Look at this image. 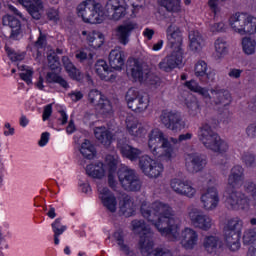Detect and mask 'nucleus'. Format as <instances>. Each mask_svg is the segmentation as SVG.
Masks as SVG:
<instances>
[{
    "label": "nucleus",
    "mask_w": 256,
    "mask_h": 256,
    "mask_svg": "<svg viewBox=\"0 0 256 256\" xmlns=\"http://www.w3.org/2000/svg\"><path fill=\"white\" fill-rule=\"evenodd\" d=\"M208 69L209 66L207 65V62L200 60L195 64L194 75L198 77L201 82H203V77H206V83H209L215 79V74L213 71L207 72Z\"/></svg>",
    "instance_id": "nucleus-29"
},
{
    "label": "nucleus",
    "mask_w": 256,
    "mask_h": 256,
    "mask_svg": "<svg viewBox=\"0 0 256 256\" xmlns=\"http://www.w3.org/2000/svg\"><path fill=\"white\" fill-rule=\"evenodd\" d=\"M106 12L113 21H120L127 15V3L125 0H108Z\"/></svg>",
    "instance_id": "nucleus-22"
},
{
    "label": "nucleus",
    "mask_w": 256,
    "mask_h": 256,
    "mask_svg": "<svg viewBox=\"0 0 256 256\" xmlns=\"http://www.w3.org/2000/svg\"><path fill=\"white\" fill-rule=\"evenodd\" d=\"M187 219L192 227L200 229L201 231H210L215 225L213 218L203 213V210L199 209L195 204H191L187 207Z\"/></svg>",
    "instance_id": "nucleus-11"
},
{
    "label": "nucleus",
    "mask_w": 256,
    "mask_h": 256,
    "mask_svg": "<svg viewBox=\"0 0 256 256\" xmlns=\"http://www.w3.org/2000/svg\"><path fill=\"white\" fill-rule=\"evenodd\" d=\"M242 241L244 245H253L256 241V228L246 229Z\"/></svg>",
    "instance_id": "nucleus-47"
},
{
    "label": "nucleus",
    "mask_w": 256,
    "mask_h": 256,
    "mask_svg": "<svg viewBox=\"0 0 256 256\" xmlns=\"http://www.w3.org/2000/svg\"><path fill=\"white\" fill-rule=\"evenodd\" d=\"M184 86H186L189 91H192L193 93H197V91L201 87V85H199V83L195 80L186 81L184 83Z\"/></svg>",
    "instance_id": "nucleus-58"
},
{
    "label": "nucleus",
    "mask_w": 256,
    "mask_h": 256,
    "mask_svg": "<svg viewBox=\"0 0 256 256\" xmlns=\"http://www.w3.org/2000/svg\"><path fill=\"white\" fill-rule=\"evenodd\" d=\"M242 161L246 167H253L255 163V155L250 152H244L242 155Z\"/></svg>",
    "instance_id": "nucleus-55"
},
{
    "label": "nucleus",
    "mask_w": 256,
    "mask_h": 256,
    "mask_svg": "<svg viewBox=\"0 0 256 256\" xmlns=\"http://www.w3.org/2000/svg\"><path fill=\"white\" fill-rule=\"evenodd\" d=\"M209 30L211 31V33H221L225 30V23L218 22L211 24Z\"/></svg>",
    "instance_id": "nucleus-56"
},
{
    "label": "nucleus",
    "mask_w": 256,
    "mask_h": 256,
    "mask_svg": "<svg viewBox=\"0 0 256 256\" xmlns=\"http://www.w3.org/2000/svg\"><path fill=\"white\" fill-rule=\"evenodd\" d=\"M190 139H193V133L181 134L178 139L169 138L159 128H155L148 134V150L157 159L171 163L177 159L175 145L182 143V141H190Z\"/></svg>",
    "instance_id": "nucleus-2"
},
{
    "label": "nucleus",
    "mask_w": 256,
    "mask_h": 256,
    "mask_svg": "<svg viewBox=\"0 0 256 256\" xmlns=\"http://www.w3.org/2000/svg\"><path fill=\"white\" fill-rule=\"evenodd\" d=\"M125 125L127 133L134 137V139H143L147 135V129L141 126L139 120L133 115L126 117Z\"/></svg>",
    "instance_id": "nucleus-23"
},
{
    "label": "nucleus",
    "mask_w": 256,
    "mask_h": 256,
    "mask_svg": "<svg viewBox=\"0 0 256 256\" xmlns=\"http://www.w3.org/2000/svg\"><path fill=\"white\" fill-rule=\"evenodd\" d=\"M245 181V170L243 166H234L228 176V187L232 189H240Z\"/></svg>",
    "instance_id": "nucleus-24"
},
{
    "label": "nucleus",
    "mask_w": 256,
    "mask_h": 256,
    "mask_svg": "<svg viewBox=\"0 0 256 256\" xmlns=\"http://www.w3.org/2000/svg\"><path fill=\"white\" fill-rule=\"evenodd\" d=\"M98 197L102 203V205L110 211V213H115L117 211V198L115 194L109 190L107 186L104 184H98Z\"/></svg>",
    "instance_id": "nucleus-21"
},
{
    "label": "nucleus",
    "mask_w": 256,
    "mask_h": 256,
    "mask_svg": "<svg viewBox=\"0 0 256 256\" xmlns=\"http://www.w3.org/2000/svg\"><path fill=\"white\" fill-rule=\"evenodd\" d=\"M46 81H47V83H57V85L62 87V89H65V91H67L71 87L69 85V82H67V80L65 78H63V76H61L57 73H53V72L47 73Z\"/></svg>",
    "instance_id": "nucleus-38"
},
{
    "label": "nucleus",
    "mask_w": 256,
    "mask_h": 256,
    "mask_svg": "<svg viewBox=\"0 0 256 256\" xmlns=\"http://www.w3.org/2000/svg\"><path fill=\"white\" fill-rule=\"evenodd\" d=\"M139 168L145 177L148 179H159L165 171V166L163 163L159 162L157 159H153L149 155H143L139 158Z\"/></svg>",
    "instance_id": "nucleus-14"
},
{
    "label": "nucleus",
    "mask_w": 256,
    "mask_h": 256,
    "mask_svg": "<svg viewBox=\"0 0 256 256\" xmlns=\"http://www.w3.org/2000/svg\"><path fill=\"white\" fill-rule=\"evenodd\" d=\"M76 59L80 62L87 61V59H93V53L89 49L78 50L75 55Z\"/></svg>",
    "instance_id": "nucleus-53"
},
{
    "label": "nucleus",
    "mask_w": 256,
    "mask_h": 256,
    "mask_svg": "<svg viewBox=\"0 0 256 256\" xmlns=\"http://www.w3.org/2000/svg\"><path fill=\"white\" fill-rule=\"evenodd\" d=\"M88 102L90 105L99 107L102 115H113L115 111V105H113V102L103 96L99 90H91L88 93Z\"/></svg>",
    "instance_id": "nucleus-15"
},
{
    "label": "nucleus",
    "mask_w": 256,
    "mask_h": 256,
    "mask_svg": "<svg viewBox=\"0 0 256 256\" xmlns=\"http://www.w3.org/2000/svg\"><path fill=\"white\" fill-rule=\"evenodd\" d=\"M132 231L140 235L139 249L142 255L151 256L153 253V231L151 227L145 224L143 220H134L131 222Z\"/></svg>",
    "instance_id": "nucleus-9"
},
{
    "label": "nucleus",
    "mask_w": 256,
    "mask_h": 256,
    "mask_svg": "<svg viewBox=\"0 0 256 256\" xmlns=\"http://www.w3.org/2000/svg\"><path fill=\"white\" fill-rule=\"evenodd\" d=\"M211 95L213 96L212 101H214L215 105H222L223 107H227V105H231L233 98L231 97V93L227 90L214 88L210 90Z\"/></svg>",
    "instance_id": "nucleus-27"
},
{
    "label": "nucleus",
    "mask_w": 256,
    "mask_h": 256,
    "mask_svg": "<svg viewBox=\"0 0 256 256\" xmlns=\"http://www.w3.org/2000/svg\"><path fill=\"white\" fill-rule=\"evenodd\" d=\"M94 135L97 141H99L101 145H104V147H109V145L113 143V133L105 126L96 127L94 129Z\"/></svg>",
    "instance_id": "nucleus-31"
},
{
    "label": "nucleus",
    "mask_w": 256,
    "mask_h": 256,
    "mask_svg": "<svg viewBox=\"0 0 256 256\" xmlns=\"http://www.w3.org/2000/svg\"><path fill=\"white\" fill-rule=\"evenodd\" d=\"M197 137L206 149H209L214 153L223 154L229 151V144H227L225 140L221 139L219 134L211 129V125H209V123H203L199 127Z\"/></svg>",
    "instance_id": "nucleus-5"
},
{
    "label": "nucleus",
    "mask_w": 256,
    "mask_h": 256,
    "mask_svg": "<svg viewBox=\"0 0 256 256\" xmlns=\"http://www.w3.org/2000/svg\"><path fill=\"white\" fill-rule=\"evenodd\" d=\"M118 149L122 155V157H125L126 159H129V161H137L139 159V156L143 153L138 148H135L129 144L123 143V141H118Z\"/></svg>",
    "instance_id": "nucleus-28"
},
{
    "label": "nucleus",
    "mask_w": 256,
    "mask_h": 256,
    "mask_svg": "<svg viewBox=\"0 0 256 256\" xmlns=\"http://www.w3.org/2000/svg\"><path fill=\"white\" fill-rule=\"evenodd\" d=\"M22 7L27 9L33 19H41V11H43V1L41 0H17Z\"/></svg>",
    "instance_id": "nucleus-26"
},
{
    "label": "nucleus",
    "mask_w": 256,
    "mask_h": 256,
    "mask_svg": "<svg viewBox=\"0 0 256 256\" xmlns=\"http://www.w3.org/2000/svg\"><path fill=\"white\" fill-rule=\"evenodd\" d=\"M35 72L33 71V68L29 66H23L22 67V73H20V78L22 81H25L27 85L33 84V74Z\"/></svg>",
    "instance_id": "nucleus-48"
},
{
    "label": "nucleus",
    "mask_w": 256,
    "mask_h": 256,
    "mask_svg": "<svg viewBox=\"0 0 256 256\" xmlns=\"http://www.w3.org/2000/svg\"><path fill=\"white\" fill-rule=\"evenodd\" d=\"M47 61H48V67L52 71H57V69L61 68V60L59 59V56H57V52L50 50L47 53Z\"/></svg>",
    "instance_id": "nucleus-45"
},
{
    "label": "nucleus",
    "mask_w": 256,
    "mask_h": 256,
    "mask_svg": "<svg viewBox=\"0 0 256 256\" xmlns=\"http://www.w3.org/2000/svg\"><path fill=\"white\" fill-rule=\"evenodd\" d=\"M244 191L245 193L251 194L252 198L254 199V205H256V184L251 181L245 182Z\"/></svg>",
    "instance_id": "nucleus-54"
},
{
    "label": "nucleus",
    "mask_w": 256,
    "mask_h": 256,
    "mask_svg": "<svg viewBox=\"0 0 256 256\" xmlns=\"http://www.w3.org/2000/svg\"><path fill=\"white\" fill-rule=\"evenodd\" d=\"M3 25L6 27H10L11 29V38L12 39H17L19 35H21V22L17 20V18L11 16V15H6L2 19Z\"/></svg>",
    "instance_id": "nucleus-32"
},
{
    "label": "nucleus",
    "mask_w": 256,
    "mask_h": 256,
    "mask_svg": "<svg viewBox=\"0 0 256 256\" xmlns=\"http://www.w3.org/2000/svg\"><path fill=\"white\" fill-rule=\"evenodd\" d=\"M139 29V24L134 20H127L115 28V37L120 45H129L131 35Z\"/></svg>",
    "instance_id": "nucleus-17"
},
{
    "label": "nucleus",
    "mask_w": 256,
    "mask_h": 256,
    "mask_svg": "<svg viewBox=\"0 0 256 256\" xmlns=\"http://www.w3.org/2000/svg\"><path fill=\"white\" fill-rule=\"evenodd\" d=\"M196 93H198V95H201L205 103L213 105V95L211 96V94L209 93V88L200 86Z\"/></svg>",
    "instance_id": "nucleus-51"
},
{
    "label": "nucleus",
    "mask_w": 256,
    "mask_h": 256,
    "mask_svg": "<svg viewBox=\"0 0 256 256\" xmlns=\"http://www.w3.org/2000/svg\"><path fill=\"white\" fill-rule=\"evenodd\" d=\"M119 163V157L114 155H107L105 164L102 162H96L95 164H89L86 166V173L93 179H103L108 172V185L115 189L117 187V165Z\"/></svg>",
    "instance_id": "nucleus-4"
},
{
    "label": "nucleus",
    "mask_w": 256,
    "mask_h": 256,
    "mask_svg": "<svg viewBox=\"0 0 256 256\" xmlns=\"http://www.w3.org/2000/svg\"><path fill=\"white\" fill-rule=\"evenodd\" d=\"M166 39L172 52L159 62L158 67L165 73H171L173 69H180L185 65L183 62V31L179 26L172 23L166 28Z\"/></svg>",
    "instance_id": "nucleus-3"
},
{
    "label": "nucleus",
    "mask_w": 256,
    "mask_h": 256,
    "mask_svg": "<svg viewBox=\"0 0 256 256\" xmlns=\"http://www.w3.org/2000/svg\"><path fill=\"white\" fill-rule=\"evenodd\" d=\"M83 39L93 49H99L105 43V35L95 30H84L81 33Z\"/></svg>",
    "instance_id": "nucleus-25"
},
{
    "label": "nucleus",
    "mask_w": 256,
    "mask_h": 256,
    "mask_svg": "<svg viewBox=\"0 0 256 256\" xmlns=\"http://www.w3.org/2000/svg\"><path fill=\"white\" fill-rule=\"evenodd\" d=\"M94 70L96 75L102 79V81H109V73H111V68L105 60H98L95 63Z\"/></svg>",
    "instance_id": "nucleus-36"
},
{
    "label": "nucleus",
    "mask_w": 256,
    "mask_h": 256,
    "mask_svg": "<svg viewBox=\"0 0 256 256\" xmlns=\"http://www.w3.org/2000/svg\"><path fill=\"white\" fill-rule=\"evenodd\" d=\"M160 121L170 131H182L186 125L184 119L179 114L169 110L162 111Z\"/></svg>",
    "instance_id": "nucleus-19"
},
{
    "label": "nucleus",
    "mask_w": 256,
    "mask_h": 256,
    "mask_svg": "<svg viewBox=\"0 0 256 256\" xmlns=\"http://www.w3.org/2000/svg\"><path fill=\"white\" fill-rule=\"evenodd\" d=\"M226 205L229 209H242V211L249 210V199L245 197V194L235 191V188L227 187Z\"/></svg>",
    "instance_id": "nucleus-16"
},
{
    "label": "nucleus",
    "mask_w": 256,
    "mask_h": 256,
    "mask_svg": "<svg viewBox=\"0 0 256 256\" xmlns=\"http://www.w3.org/2000/svg\"><path fill=\"white\" fill-rule=\"evenodd\" d=\"M185 167L189 173H199L207 167V157L199 153H188L185 155Z\"/></svg>",
    "instance_id": "nucleus-20"
},
{
    "label": "nucleus",
    "mask_w": 256,
    "mask_h": 256,
    "mask_svg": "<svg viewBox=\"0 0 256 256\" xmlns=\"http://www.w3.org/2000/svg\"><path fill=\"white\" fill-rule=\"evenodd\" d=\"M80 153L85 157V159H93L95 155H97L95 146H93L89 140H84V142L81 144Z\"/></svg>",
    "instance_id": "nucleus-43"
},
{
    "label": "nucleus",
    "mask_w": 256,
    "mask_h": 256,
    "mask_svg": "<svg viewBox=\"0 0 256 256\" xmlns=\"http://www.w3.org/2000/svg\"><path fill=\"white\" fill-rule=\"evenodd\" d=\"M245 223L240 217H232L228 219L224 225V241L226 247L230 251H239L241 249V233H243V227Z\"/></svg>",
    "instance_id": "nucleus-7"
},
{
    "label": "nucleus",
    "mask_w": 256,
    "mask_h": 256,
    "mask_svg": "<svg viewBox=\"0 0 256 256\" xmlns=\"http://www.w3.org/2000/svg\"><path fill=\"white\" fill-rule=\"evenodd\" d=\"M120 212L124 217H133L135 215V204L129 196H125L120 203Z\"/></svg>",
    "instance_id": "nucleus-37"
},
{
    "label": "nucleus",
    "mask_w": 256,
    "mask_h": 256,
    "mask_svg": "<svg viewBox=\"0 0 256 256\" xmlns=\"http://www.w3.org/2000/svg\"><path fill=\"white\" fill-rule=\"evenodd\" d=\"M62 63L70 79H73L74 81H81V79H83V74L75 67V65H73V62L69 60V57L63 56Z\"/></svg>",
    "instance_id": "nucleus-34"
},
{
    "label": "nucleus",
    "mask_w": 256,
    "mask_h": 256,
    "mask_svg": "<svg viewBox=\"0 0 256 256\" xmlns=\"http://www.w3.org/2000/svg\"><path fill=\"white\" fill-rule=\"evenodd\" d=\"M217 185L219 182L217 178L209 176L207 180V190L200 197V202L202 203V208L204 211H215L219 207V191L217 190Z\"/></svg>",
    "instance_id": "nucleus-12"
},
{
    "label": "nucleus",
    "mask_w": 256,
    "mask_h": 256,
    "mask_svg": "<svg viewBox=\"0 0 256 256\" xmlns=\"http://www.w3.org/2000/svg\"><path fill=\"white\" fill-rule=\"evenodd\" d=\"M77 16L84 23L99 25L105 21L103 5L95 0H84L76 7Z\"/></svg>",
    "instance_id": "nucleus-6"
},
{
    "label": "nucleus",
    "mask_w": 256,
    "mask_h": 256,
    "mask_svg": "<svg viewBox=\"0 0 256 256\" xmlns=\"http://www.w3.org/2000/svg\"><path fill=\"white\" fill-rule=\"evenodd\" d=\"M109 64L112 69H123V66L125 65V51L121 48L111 50L109 54Z\"/></svg>",
    "instance_id": "nucleus-30"
},
{
    "label": "nucleus",
    "mask_w": 256,
    "mask_h": 256,
    "mask_svg": "<svg viewBox=\"0 0 256 256\" xmlns=\"http://www.w3.org/2000/svg\"><path fill=\"white\" fill-rule=\"evenodd\" d=\"M68 97H70L71 101H73L74 103H77V101H81V99H83V92L72 91L68 94Z\"/></svg>",
    "instance_id": "nucleus-63"
},
{
    "label": "nucleus",
    "mask_w": 256,
    "mask_h": 256,
    "mask_svg": "<svg viewBox=\"0 0 256 256\" xmlns=\"http://www.w3.org/2000/svg\"><path fill=\"white\" fill-rule=\"evenodd\" d=\"M5 51L9 59H11V61H23V59H25V54L17 53L13 49H11L9 46H5Z\"/></svg>",
    "instance_id": "nucleus-52"
},
{
    "label": "nucleus",
    "mask_w": 256,
    "mask_h": 256,
    "mask_svg": "<svg viewBox=\"0 0 256 256\" xmlns=\"http://www.w3.org/2000/svg\"><path fill=\"white\" fill-rule=\"evenodd\" d=\"M52 231L55 235H63L67 231V226L63 225L61 218H57L52 224Z\"/></svg>",
    "instance_id": "nucleus-50"
},
{
    "label": "nucleus",
    "mask_w": 256,
    "mask_h": 256,
    "mask_svg": "<svg viewBox=\"0 0 256 256\" xmlns=\"http://www.w3.org/2000/svg\"><path fill=\"white\" fill-rule=\"evenodd\" d=\"M160 5L165 7L169 13L179 14L183 11L181 8V0H160Z\"/></svg>",
    "instance_id": "nucleus-41"
},
{
    "label": "nucleus",
    "mask_w": 256,
    "mask_h": 256,
    "mask_svg": "<svg viewBox=\"0 0 256 256\" xmlns=\"http://www.w3.org/2000/svg\"><path fill=\"white\" fill-rule=\"evenodd\" d=\"M152 253L154 256H173V253L167 248H156Z\"/></svg>",
    "instance_id": "nucleus-62"
},
{
    "label": "nucleus",
    "mask_w": 256,
    "mask_h": 256,
    "mask_svg": "<svg viewBox=\"0 0 256 256\" xmlns=\"http://www.w3.org/2000/svg\"><path fill=\"white\" fill-rule=\"evenodd\" d=\"M46 45H47V37L45 36V34L41 33L40 31V36L35 42V47H37V49H43V47H45Z\"/></svg>",
    "instance_id": "nucleus-60"
},
{
    "label": "nucleus",
    "mask_w": 256,
    "mask_h": 256,
    "mask_svg": "<svg viewBox=\"0 0 256 256\" xmlns=\"http://www.w3.org/2000/svg\"><path fill=\"white\" fill-rule=\"evenodd\" d=\"M170 187L177 195L193 199L197 195V188L193 186V183L189 180L181 178H174L170 181Z\"/></svg>",
    "instance_id": "nucleus-18"
},
{
    "label": "nucleus",
    "mask_w": 256,
    "mask_h": 256,
    "mask_svg": "<svg viewBox=\"0 0 256 256\" xmlns=\"http://www.w3.org/2000/svg\"><path fill=\"white\" fill-rule=\"evenodd\" d=\"M128 75L135 83H149V85H157L159 77L153 74L149 67L139 62V60H133L128 67Z\"/></svg>",
    "instance_id": "nucleus-10"
},
{
    "label": "nucleus",
    "mask_w": 256,
    "mask_h": 256,
    "mask_svg": "<svg viewBox=\"0 0 256 256\" xmlns=\"http://www.w3.org/2000/svg\"><path fill=\"white\" fill-rule=\"evenodd\" d=\"M189 39V48L191 51H201L205 45V40L199 31L192 30L188 35Z\"/></svg>",
    "instance_id": "nucleus-33"
},
{
    "label": "nucleus",
    "mask_w": 256,
    "mask_h": 256,
    "mask_svg": "<svg viewBox=\"0 0 256 256\" xmlns=\"http://www.w3.org/2000/svg\"><path fill=\"white\" fill-rule=\"evenodd\" d=\"M141 92L137 88H130L125 95V100L127 102V105L129 109L133 107V104L138 100L141 96Z\"/></svg>",
    "instance_id": "nucleus-46"
},
{
    "label": "nucleus",
    "mask_w": 256,
    "mask_h": 256,
    "mask_svg": "<svg viewBox=\"0 0 256 256\" xmlns=\"http://www.w3.org/2000/svg\"><path fill=\"white\" fill-rule=\"evenodd\" d=\"M185 105L187 107L188 114L190 117H197L201 113V107L199 106V101L195 97H188L185 100Z\"/></svg>",
    "instance_id": "nucleus-42"
},
{
    "label": "nucleus",
    "mask_w": 256,
    "mask_h": 256,
    "mask_svg": "<svg viewBox=\"0 0 256 256\" xmlns=\"http://www.w3.org/2000/svg\"><path fill=\"white\" fill-rule=\"evenodd\" d=\"M228 24L231 31L238 35H255L256 33V17L251 14L236 12L229 17Z\"/></svg>",
    "instance_id": "nucleus-8"
},
{
    "label": "nucleus",
    "mask_w": 256,
    "mask_h": 256,
    "mask_svg": "<svg viewBox=\"0 0 256 256\" xmlns=\"http://www.w3.org/2000/svg\"><path fill=\"white\" fill-rule=\"evenodd\" d=\"M47 17L50 21H53L54 23H57L59 21V10L50 8L47 11Z\"/></svg>",
    "instance_id": "nucleus-57"
},
{
    "label": "nucleus",
    "mask_w": 256,
    "mask_h": 256,
    "mask_svg": "<svg viewBox=\"0 0 256 256\" xmlns=\"http://www.w3.org/2000/svg\"><path fill=\"white\" fill-rule=\"evenodd\" d=\"M117 176L124 191L135 192L141 190V180L134 169L123 166L118 170Z\"/></svg>",
    "instance_id": "nucleus-13"
},
{
    "label": "nucleus",
    "mask_w": 256,
    "mask_h": 256,
    "mask_svg": "<svg viewBox=\"0 0 256 256\" xmlns=\"http://www.w3.org/2000/svg\"><path fill=\"white\" fill-rule=\"evenodd\" d=\"M214 47L216 59H223L229 53V45H227V41L223 38H218L214 43Z\"/></svg>",
    "instance_id": "nucleus-40"
},
{
    "label": "nucleus",
    "mask_w": 256,
    "mask_h": 256,
    "mask_svg": "<svg viewBox=\"0 0 256 256\" xmlns=\"http://www.w3.org/2000/svg\"><path fill=\"white\" fill-rule=\"evenodd\" d=\"M140 212L148 223L154 225L162 237H167L169 241H179L185 251H193L199 245V233L197 230L185 227L179 232L181 220L175 217V211L169 204L159 200L152 203L143 201Z\"/></svg>",
    "instance_id": "nucleus-1"
},
{
    "label": "nucleus",
    "mask_w": 256,
    "mask_h": 256,
    "mask_svg": "<svg viewBox=\"0 0 256 256\" xmlns=\"http://www.w3.org/2000/svg\"><path fill=\"white\" fill-rule=\"evenodd\" d=\"M242 50L245 55H253L256 51V40L255 38L246 36L242 38Z\"/></svg>",
    "instance_id": "nucleus-44"
},
{
    "label": "nucleus",
    "mask_w": 256,
    "mask_h": 256,
    "mask_svg": "<svg viewBox=\"0 0 256 256\" xmlns=\"http://www.w3.org/2000/svg\"><path fill=\"white\" fill-rule=\"evenodd\" d=\"M4 135L5 137H11L15 135V128L11 127L9 122H6L4 125Z\"/></svg>",
    "instance_id": "nucleus-64"
},
{
    "label": "nucleus",
    "mask_w": 256,
    "mask_h": 256,
    "mask_svg": "<svg viewBox=\"0 0 256 256\" xmlns=\"http://www.w3.org/2000/svg\"><path fill=\"white\" fill-rule=\"evenodd\" d=\"M147 107H149V96L146 94H140L139 98L132 107H130V109L135 111V113H143L147 111Z\"/></svg>",
    "instance_id": "nucleus-39"
},
{
    "label": "nucleus",
    "mask_w": 256,
    "mask_h": 256,
    "mask_svg": "<svg viewBox=\"0 0 256 256\" xmlns=\"http://www.w3.org/2000/svg\"><path fill=\"white\" fill-rule=\"evenodd\" d=\"M202 245L207 253H215L218 247H221V239L216 235H207L204 237Z\"/></svg>",
    "instance_id": "nucleus-35"
},
{
    "label": "nucleus",
    "mask_w": 256,
    "mask_h": 256,
    "mask_svg": "<svg viewBox=\"0 0 256 256\" xmlns=\"http://www.w3.org/2000/svg\"><path fill=\"white\" fill-rule=\"evenodd\" d=\"M114 238L116 239L121 251L126 253V255L133 256V252L129 251V246L124 245L123 243V232H115L114 233Z\"/></svg>",
    "instance_id": "nucleus-49"
},
{
    "label": "nucleus",
    "mask_w": 256,
    "mask_h": 256,
    "mask_svg": "<svg viewBox=\"0 0 256 256\" xmlns=\"http://www.w3.org/2000/svg\"><path fill=\"white\" fill-rule=\"evenodd\" d=\"M246 135L250 137V139L256 138V122L251 123L246 128Z\"/></svg>",
    "instance_id": "nucleus-61"
},
{
    "label": "nucleus",
    "mask_w": 256,
    "mask_h": 256,
    "mask_svg": "<svg viewBox=\"0 0 256 256\" xmlns=\"http://www.w3.org/2000/svg\"><path fill=\"white\" fill-rule=\"evenodd\" d=\"M223 3V0H209L208 5L212 12H214V15H217L219 13V5Z\"/></svg>",
    "instance_id": "nucleus-59"
}]
</instances>
